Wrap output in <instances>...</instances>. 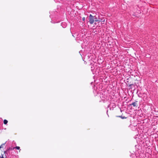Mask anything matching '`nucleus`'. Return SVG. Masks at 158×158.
Instances as JSON below:
<instances>
[{
	"instance_id": "obj_1",
	"label": "nucleus",
	"mask_w": 158,
	"mask_h": 158,
	"mask_svg": "<svg viewBox=\"0 0 158 158\" xmlns=\"http://www.w3.org/2000/svg\"><path fill=\"white\" fill-rule=\"evenodd\" d=\"M99 64L98 63H94L91 67V70L93 74L96 75L99 74Z\"/></svg>"
},
{
	"instance_id": "obj_2",
	"label": "nucleus",
	"mask_w": 158,
	"mask_h": 158,
	"mask_svg": "<svg viewBox=\"0 0 158 158\" xmlns=\"http://www.w3.org/2000/svg\"><path fill=\"white\" fill-rule=\"evenodd\" d=\"M93 88V92L95 95H97L98 94L99 92L98 89L97 88V86H96V85H95Z\"/></svg>"
},
{
	"instance_id": "obj_3",
	"label": "nucleus",
	"mask_w": 158,
	"mask_h": 158,
	"mask_svg": "<svg viewBox=\"0 0 158 158\" xmlns=\"http://www.w3.org/2000/svg\"><path fill=\"white\" fill-rule=\"evenodd\" d=\"M94 22V17L92 16L91 15L89 16V22L91 24H93Z\"/></svg>"
},
{
	"instance_id": "obj_4",
	"label": "nucleus",
	"mask_w": 158,
	"mask_h": 158,
	"mask_svg": "<svg viewBox=\"0 0 158 158\" xmlns=\"http://www.w3.org/2000/svg\"><path fill=\"white\" fill-rule=\"evenodd\" d=\"M137 101H136L135 102H133L131 105H132L134 107H137Z\"/></svg>"
},
{
	"instance_id": "obj_5",
	"label": "nucleus",
	"mask_w": 158,
	"mask_h": 158,
	"mask_svg": "<svg viewBox=\"0 0 158 158\" xmlns=\"http://www.w3.org/2000/svg\"><path fill=\"white\" fill-rule=\"evenodd\" d=\"M9 152L8 151V150H7L6 151H4V154L5 155V156L6 157H7L8 156H9L8 155V153Z\"/></svg>"
},
{
	"instance_id": "obj_6",
	"label": "nucleus",
	"mask_w": 158,
	"mask_h": 158,
	"mask_svg": "<svg viewBox=\"0 0 158 158\" xmlns=\"http://www.w3.org/2000/svg\"><path fill=\"white\" fill-rule=\"evenodd\" d=\"M61 26L65 28L66 26V24L65 23L63 22L61 23Z\"/></svg>"
},
{
	"instance_id": "obj_7",
	"label": "nucleus",
	"mask_w": 158,
	"mask_h": 158,
	"mask_svg": "<svg viewBox=\"0 0 158 158\" xmlns=\"http://www.w3.org/2000/svg\"><path fill=\"white\" fill-rule=\"evenodd\" d=\"M6 143V142L2 144L0 146V148H3V146L5 145Z\"/></svg>"
},
{
	"instance_id": "obj_8",
	"label": "nucleus",
	"mask_w": 158,
	"mask_h": 158,
	"mask_svg": "<svg viewBox=\"0 0 158 158\" xmlns=\"http://www.w3.org/2000/svg\"><path fill=\"white\" fill-rule=\"evenodd\" d=\"M15 148H16V149L18 150H19L20 149V147L19 146H16V147H14L13 148V149H14Z\"/></svg>"
},
{
	"instance_id": "obj_9",
	"label": "nucleus",
	"mask_w": 158,
	"mask_h": 158,
	"mask_svg": "<svg viewBox=\"0 0 158 158\" xmlns=\"http://www.w3.org/2000/svg\"><path fill=\"white\" fill-rule=\"evenodd\" d=\"M102 21H100L99 20V22L100 21H101L102 22H101V23H103V24H104V22H105V19L104 18H103V19H102Z\"/></svg>"
},
{
	"instance_id": "obj_10",
	"label": "nucleus",
	"mask_w": 158,
	"mask_h": 158,
	"mask_svg": "<svg viewBox=\"0 0 158 158\" xmlns=\"http://www.w3.org/2000/svg\"><path fill=\"white\" fill-rule=\"evenodd\" d=\"M3 122L5 124H6L8 123V121L6 120L5 119L4 120Z\"/></svg>"
},
{
	"instance_id": "obj_11",
	"label": "nucleus",
	"mask_w": 158,
	"mask_h": 158,
	"mask_svg": "<svg viewBox=\"0 0 158 158\" xmlns=\"http://www.w3.org/2000/svg\"><path fill=\"white\" fill-rule=\"evenodd\" d=\"M94 21H98L97 18H96V17H94Z\"/></svg>"
},
{
	"instance_id": "obj_12",
	"label": "nucleus",
	"mask_w": 158,
	"mask_h": 158,
	"mask_svg": "<svg viewBox=\"0 0 158 158\" xmlns=\"http://www.w3.org/2000/svg\"><path fill=\"white\" fill-rule=\"evenodd\" d=\"M118 117L120 118H121L122 119H124V118H126L125 117H122V116H119Z\"/></svg>"
},
{
	"instance_id": "obj_13",
	"label": "nucleus",
	"mask_w": 158,
	"mask_h": 158,
	"mask_svg": "<svg viewBox=\"0 0 158 158\" xmlns=\"http://www.w3.org/2000/svg\"><path fill=\"white\" fill-rule=\"evenodd\" d=\"M13 150V148H10L8 149L7 150H8V151L9 152L10 150Z\"/></svg>"
},
{
	"instance_id": "obj_14",
	"label": "nucleus",
	"mask_w": 158,
	"mask_h": 158,
	"mask_svg": "<svg viewBox=\"0 0 158 158\" xmlns=\"http://www.w3.org/2000/svg\"><path fill=\"white\" fill-rule=\"evenodd\" d=\"M0 158H4L3 157V156H2V157H1L0 156Z\"/></svg>"
},
{
	"instance_id": "obj_15",
	"label": "nucleus",
	"mask_w": 158,
	"mask_h": 158,
	"mask_svg": "<svg viewBox=\"0 0 158 158\" xmlns=\"http://www.w3.org/2000/svg\"><path fill=\"white\" fill-rule=\"evenodd\" d=\"M83 20H85V18H83Z\"/></svg>"
},
{
	"instance_id": "obj_16",
	"label": "nucleus",
	"mask_w": 158,
	"mask_h": 158,
	"mask_svg": "<svg viewBox=\"0 0 158 158\" xmlns=\"http://www.w3.org/2000/svg\"><path fill=\"white\" fill-rule=\"evenodd\" d=\"M93 83V82H91V84H92Z\"/></svg>"
}]
</instances>
